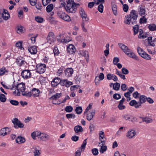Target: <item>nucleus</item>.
I'll list each match as a JSON object with an SVG mask.
<instances>
[{
  "label": "nucleus",
  "instance_id": "f257e3e1",
  "mask_svg": "<svg viewBox=\"0 0 156 156\" xmlns=\"http://www.w3.org/2000/svg\"><path fill=\"white\" fill-rule=\"evenodd\" d=\"M138 14L135 10H132L129 15H127L125 18L124 23L129 25L130 23L134 25L136 23V20L138 17Z\"/></svg>",
  "mask_w": 156,
  "mask_h": 156
},
{
  "label": "nucleus",
  "instance_id": "f03ea898",
  "mask_svg": "<svg viewBox=\"0 0 156 156\" xmlns=\"http://www.w3.org/2000/svg\"><path fill=\"white\" fill-rule=\"evenodd\" d=\"M79 5V4H76L74 2L73 0H71V1L69 0L67 2L66 7H65V9L68 13H74L76 12Z\"/></svg>",
  "mask_w": 156,
  "mask_h": 156
},
{
  "label": "nucleus",
  "instance_id": "7ed1b4c3",
  "mask_svg": "<svg viewBox=\"0 0 156 156\" xmlns=\"http://www.w3.org/2000/svg\"><path fill=\"white\" fill-rule=\"evenodd\" d=\"M15 89H16L17 90V96L20 95V92H21L22 95L26 97V94H27L28 91H25L26 88L24 83H21L18 84L17 86L15 87Z\"/></svg>",
  "mask_w": 156,
  "mask_h": 156
},
{
  "label": "nucleus",
  "instance_id": "20e7f679",
  "mask_svg": "<svg viewBox=\"0 0 156 156\" xmlns=\"http://www.w3.org/2000/svg\"><path fill=\"white\" fill-rule=\"evenodd\" d=\"M12 122L15 129L22 128L24 127V124L17 118L13 119L12 120Z\"/></svg>",
  "mask_w": 156,
  "mask_h": 156
},
{
  "label": "nucleus",
  "instance_id": "39448f33",
  "mask_svg": "<svg viewBox=\"0 0 156 156\" xmlns=\"http://www.w3.org/2000/svg\"><path fill=\"white\" fill-rule=\"evenodd\" d=\"M40 90L39 89L36 88H33L30 92H28L26 94V97H30L32 95L34 97H37L39 96Z\"/></svg>",
  "mask_w": 156,
  "mask_h": 156
},
{
  "label": "nucleus",
  "instance_id": "423d86ee",
  "mask_svg": "<svg viewBox=\"0 0 156 156\" xmlns=\"http://www.w3.org/2000/svg\"><path fill=\"white\" fill-rule=\"evenodd\" d=\"M38 138L41 140L46 141L50 139V136L47 134L40 132Z\"/></svg>",
  "mask_w": 156,
  "mask_h": 156
},
{
  "label": "nucleus",
  "instance_id": "0eeeda50",
  "mask_svg": "<svg viewBox=\"0 0 156 156\" xmlns=\"http://www.w3.org/2000/svg\"><path fill=\"white\" fill-rule=\"evenodd\" d=\"M31 73L29 70H24L22 71L21 75L24 79H27L31 77Z\"/></svg>",
  "mask_w": 156,
  "mask_h": 156
},
{
  "label": "nucleus",
  "instance_id": "6e6552de",
  "mask_svg": "<svg viewBox=\"0 0 156 156\" xmlns=\"http://www.w3.org/2000/svg\"><path fill=\"white\" fill-rule=\"evenodd\" d=\"M37 72L39 73H43L45 71L46 65L44 64H41L39 66L37 65Z\"/></svg>",
  "mask_w": 156,
  "mask_h": 156
},
{
  "label": "nucleus",
  "instance_id": "1a4fd4ad",
  "mask_svg": "<svg viewBox=\"0 0 156 156\" xmlns=\"http://www.w3.org/2000/svg\"><path fill=\"white\" fill-rule=\"evenodd\" d=\"M47 42L50 44L53 42L55 40V35L52 32H50L47 37Z\"/></svg>",
  "mask_w": 156,
  "mask_h": 156
},
{
  "label": "nucleus",
  "instance_id": "9d476101",
  "mask_svg": "<svg viewBox=\"0 0 156 156\" xmlns=\"http://www.w3.org/2000/svg\"><path fill=\"white\" fill-rule=\"evenodd\" d=\"M9 128L8 127L2 128L0 130V137L2 138L9 133Z\"/></svg>",
  "mask_w": 156,
  "mask_h": 156
},
{
  "label": "nucleus",
  "instance_id": "9b49d317",
  "mask_svg": "<svg viewBox=\"0 0 156 156\" xmlns=\"http://www.w3.org/2000/svg\"><path fill=\"white\" fill-rule=\"evenodd\" d=\"M16 62L19 66L24 65L26 63L24 59L22 57H19L17 58L16 59Z\"/></svg>",
  "mask_w": 156,
  "mask_h": 156
},
{
  "label": "nucleus",
  "instance_id": "f8f14e48",
  "mask_svg": "<svg viewBox=\"0 0 156 156\" xmlns=\"http://www.w3.org/2000/svg\"><path fill=\"white\" fill-rule=\"evenodd\" d=\"M73 72V69L71 68H67L64 71L65 75L67 77H70L72 76Z\"/></svg>",
  "mask_w": 156,
  "mask_h": 156
},
{
  "label": "nucleus",
  "instance_id": "ddd939ff",
  "mask_svg": "<svg viewBox=\"0 0 156 156\" xmlns=\"http://www.w3.org/2000/svg\"><path fill=\"white\" fill-rule=\"evenodd\" d=\"M62 80L58 77L55 78L51 82V85L53 87L57 86L59 83L61 84Z\"/></svg>",
  "mask_w": 156,
  "mask_h": 156
},
{
  "label": "nucleus",
  "instance_id": "4468645a",
  "mask_svg": "<svg viewBox=\"0 0 156 156\" xmlns=\"http://www.w3.org/2000/svg\"><path fill=\"white\" fill-rule=\"evenodd\" d=\"M67 51L69 53L72 54L75 52L76 49L73 45L70 44L67 47Z\"/></svg>",
  "mask_w": 156,
  "mask_h": 156
},
{
  "label": "nucleus",
  "instance_id": "2eb2a0df",
  "mask_svg": "<svg viewBox=\"0 0 156 156\" xmlns=\"http://www.w3.org/2000/svg\"><path fill=\"white\" fill-rule=\"evenodd\" d=\"M73 84L72 82L69 81L67 80H62L61 85L62 86H65L68 87Z\"/></svg>",
  "mask_w": 156,
  "mask_h": 156
},
{
  "label": "nucleus",
  "instance_id": "dca6fc26",
  "mask_svg": "<svg viewBox=\"0 0 156 156\" xmlns=\"http://www.w3.org/2000/svg\"><path fill=\"white\" fill-rule=\"evenodd\" d=\"M118 45L119 46L126 54L128 52H129L130 49L125 44L122 43H119Z\"/></svg>",
  "mask_w": 156,
  "mask_h": 156
},
{
  "label": "nucleus",
  "instance_id": "f3484780",
  "mask_svg": "<svg viewBox=\"0 0 156 156\" xmlns=\"http://www.w3.org/2000/svg\"><path fill=\"white\" fill-rule=\"evenodd\" d=\"M80 13L83 21H87L89 20L88 18L87 17V15L83 9H81L80 11Z\"/></svg>",
  "mask_w": 156,
  "mask_h": 156
},
{
  "label": "nucleus",
  "instance_id": "a211bd4d",
  "mask_svg": "<svg viewBox=\"0 0 156 156\" xmlns=\"http://www.w3.org/2000/svg\"><path fill=\"white\" fill-rule=\"evenodd\" d=\"M95 114V110H93L91 112H89L87 113V119L88 120L90 121L93 118Z\"/></svg>",
  "mask_w": 156,
  "mask_h": 156
},
{
  "label": "nucleus",
  "instance_id": "6ab92c4d",
  "mask_svg": "<svg viewBox=\"0 0 156 156\" xmlns=\"http://www.w3.org/2000/svg\"><path fill=\"white\" fill-rule=\"evenodd\" d=\"M136 134V133L134 130H129L127 132L126 137L128 139L132 138Z\"/></svg>",
  "mask_w": 156,
  "mask_h": 156
},
{
  "label": "nucleus",
  "instance_id": "aec40b11",
  "mask_svg": "<svg viewBox=\"0 0 156 156\" xmlns=\"http://www.w3.org/2000/svg\"><path fill=\"white\" fill-rule=\"evenodd\" d=\"M139 15L141 16H143L145 14L146 10L144 6L142 5L140 6L138 9Z\"/></svg>",
  "mask_w": 156,
  "mask_h": 156
},
{
  "label": "nucleus",
  "instance_id": "412c9836",
  "mask_svg": "<svg viewBox=\"0 0 156 156\" xmlns=\"http://www.w3.org/2000/svg\"><path fill=\"white\" fill-rule=\"evenodd\" d=\"M140 118L142 119L143 122H145L147 124L151 123L153 122V119L150 117L140 116Z\"/></svg>",
  "mask_w": 156,
  "mask_h": 156
},
{
  "label": "nucleus",
  "instance_id": "4be33fe9",
  "mask_svg": "<svg viewBox=\"0 0 156 156\" xmlns=\"http://www.w3.org/2000/svg\"><path fill=\"white\" fill-rule=\"evenodd\" d=\"M3 12H2V17L5 20H7L9 17V14L7 10L2 9Z\"/></svg>",
  "mask_w": 156,
  "mask_h": 156
},
{
  "label": "nucleus",
  "instance_id": "5701e85b",
  "mask_svg": "<svg viewBox=\"0 0 156 156\" xmlns=\"http://www.w3.org/2000/svg\"><path fill=\"white\" fill-rule=\"evenodd\" d=\"M126 54L129 57L137 61L139 60V58L138 57L136 56L134 53L132 51L130 50L129 52H128Z\"/></svg>",
  "mask_w": 156,
  "mask_h": 156
},
{
  "label": "nucleus",
  "instance_id": "b1692460",
  "mask_svg": "<svg viewBox=\"0 0 156 156\" xmlns=\"http://www.w3.org/2000/svg\"><path fill=\"white\" fill-rule=\"evenodd\" d=\"M26 141L25 138L21 136H18L16 140V142L17 143L19 144H22L24 143Z\"/></svg>",
  "mask_w": 156,
  "mask_h": 156
},
{
  "label": "nucleus",
  "instance_id": "393cba45",
  "mask_svg": "<svg viewBox=\"0 0 156 156\" xmlns=\"http://www.w3.org/2000/svg\"><path fill=\"white\" fill-rule=\"evenodd\" d=\"M29 51L32 54H35L37 52V49L36 46H33L28 48Z\"/></svg>",
  "mask_w": 156,
  "mask_h": 156
},
{
  "label": "nucleus",
  "instance_id": "a878e982",
  "mask_svg": "<svg viewBox=\"0 0 156 156\" xmlns=\"http://www.w3.org/2000/svg\"><path fill=\"white\" fill-rule=\"evenodd\" d=\"M75 132L77 133L79 132H81L83 131V129L81 126L77 125L75 126L74 128Z\"/></svg>",
  "mask_w": 156,
  "mask_h": 156
},
{
  "label": "nucleus",
  "instance_id": "bb28decb",
  "mask_svg": "<svg viewBox=\"0 0 156 156\" xmlns=\"http://www.w3.org/2000/svg\"><path fill=\"white\" fill-rule=\"evenodd\" d=\"M112 8L114 14L116 16L117 15V5L114 3H112Z\"/></svg>",
  "mask_w": 156,
  "mask_h": 156
},
{
  "label": "nucleus",
  "instance_id": "cd10ccee",
  "mask_svg": "<svg viewBox=\"0 0 156 156\" xmlns=\"http://www.w3.org/2000/svg\"><path fill=\"white\" fill-rule=\"evenodd\" d=\"M61 95L62 94L61 93H56L55 94L53 95L50 98V99L53 100H56L57 99L60 97Z\"/></svg>",
  "mask_w": 156,
  "mask_h": 156
},
{
  "label": "nucleus",
  "instance_id": "c85d7f7f",
  "mask_svg": "<svg viewBox=\"0 0 156 156\" xmlns=\"http://www.w3.org/2000/svg\"><path fill=\"white\" fill-rule=\"evenodd\" d=\"M39 133L40 132L37 131L33 132L31 134L32 137L34 140L36 139V137L38 138Z\"/></svg>",
  "mask_w": 156,
  "mask_h": 156
},
{
  "label": "nucleus",
  "instance_id": "c756f323",
  "mask_svg": "<svg viewBox=\"0 0 156 156\" xmlns=\"http://www.w3.org/2000/svg\"><path fill=\"white\" fill-rule=\"evenodd\" d=\"M147 97L144 95H141L139 97V101L143 103H145L147 100Z\"/></svg>",
  "mask_w": 156,
  "mask_h": 156
},
{
  "label": "nucleus",
  "instance_id": "7c9ffc66",
  "mask_svg": "<svg viewBox=\"0 0 156 156\" xmlns=\"http://www.w3.org/2000/svg\"><path fill=\"white\" fill-rule=\"evenodd\" d=\"M147 41L148 42L149 44L153 47H154L155 46V44L154 43V42L152 40V37H149L147 38Z\"/></svg>",
  "mask_w": 156,
  "mask_h": 156
},
{
  "label": "nucleus",
  "instance_id": "2f4dec72",
  "mask_svg": "<svg viewBox=\"0 0 156 156\" xmlns=\"http://www.w3.org/2000/svg\"><path fill=\"white\" fill-rule=\"evenodd\" d=\"M148 28L151 31L156 30V25L154 24H151L149 25Z\"/></svg>",
  "mask_w": 156,
  "mask_h": 156
},
{
  "label": "nucleus",
  "instance_id": "473e14b6",
  "mask_svg": "<svg viewBox=\"0 0 156 156\" xmlns=\"http://www.w3.org/2000/svg\"><path fill=\"white\" fill-rule=\"evenodd\" d=\"M140 56L142 58L148 60H150L151 59L150 56L149 55L147 54L145 52L144 53H143Z\"/></svg>",
  "mask_w": 156,
  "mask_h": 156
},
{
  "label": "nucleus",
  "instance_id": "72a5a7b5",
  "mask_svg": "<svg viewBox=\"0 0 156 156\" xmlns=\"http://www.w3.org/2000/svg\"><path fill=\"white\" fill-rule=\"evenodd\" d=\"M8 71L5 68L2 67L0 69V76L3 75L6 73H8Z\"/></svg>",
  "mask_w": 156,
  "mask_h": 156
},
{
  "label": "nucleus",
  "instance_id": "f704fd0d",
  "mask_svg": "<svg viewBox=\"0 0 156 156\" xmlns=\"http://www.w3.org/2000/svg\"><path fill=\"white\" fill-rule=\"evenodd\" d=\"M33 149L34 150V156H39L41 154V153L37 149L36 147H34Z\"/></svg>",
  "mask_w": 156,
  "mask_h": 156
},
{
  "label": "nucleus",
  "instance_id": "c9c22d12",
  "mask_svg": "<svg viewBox=\"0 0 156 156\" xmlns=\"http://www.w3.org/2000/svg\"><path fill=\"white\" fill-rule=\"evenodd\" d=\"M138 31L139 33V34L138 36V38H139L144 39L147 37V36L146 35H142V34L143 33V31L142 29H140Z\"/></svg>",
  "mask_w": 156,
  "mask_h": 156
},
{
  "label": "nucleus",
  "instance_id": "e433bc0d",
  "mask_svg": "<svg viewBox=\"0 0 156 156\" xmlns=\"http://www.w3.org/2000/svg\"><path fill=\"white\" fill-rule=\"evenodd\" d=\"M120 87V83H119L116 82L113 84V89L115 90H119Z\"/></svg>",
  "mask_w": 156,
  "mask_h": 156
},
{
  "label": "nucleus",
  "instance_id": "4c0bfd02",
  "mask_svg": "<svg viewBox=\"0 0 156 156\" xmlns=\"http://www.w3.org/2000/svg\"><path fill=\"white\" fill-rule=\"evenodd\" d=\"M87 139H86L84 140L82 145L81 146L80 148H79V150H81V151H84L87 144Z\"/></svg>",
  "mask_w": 156,
  "mask_h": 156
},
{
  "label": "nucleus",
  "instance_id": "58836bf2",
  "mask_svg": "<svg viewBox=\"0 0 156 156\" xmlns=\"http://www.w3.org/2000/svg\"><path fill=\"white\" fill-rule=\"evenodd\" d=\"M53 9V5L52 4H50L47 6L46 9L47 12H49L52 10Z\"/></svg>",
  "mask_w": 156,
  "mask_h": 156
},
{
  "label": "nucleus",
  "instance_id": "ea45409f",
  "mask_svg": "<svg viewBox=\"0 0 156 156\" xmlns=\"http://www.w3.org/2000/svg\"><path fill=\"white\" fill-rule=\"evenodd\" d=\"M133 29L134 31V35H135L139 31V26L136 25L133 27Z\"/></svg>",
  "mask_w": 156,
  "mask_h": 156
},
{
  "label": "nucleus",
  "instance_id": "a19ab883",
  "mask_svg": "<svg viewBox=\"0 0 156 156\" xmlns=\"http://www.w3.org/2000/svg\"><path fill=\"white\" fill-rule=\"evenodd\" d=\"M35 20L38 23H42L44 21V19L39 16L35 17Z\"/></svg>",
  "mask_w": 156,
  "mask_h": 156
},
{
  "label": "nucleus",
  "instance_id": "79ce46f5",
  "mask_svg": "<svg viewBox=\"0 0 156 156\" xmlns=\"http://www.w3.org/2000/svg\"><path fill=\"white\" fill-rule=\"evenodd\" d=\"M75 110L77 114H80L82 112V108L81 107L78 106L76 107Z\"/></svg>",
  "mask_w": 156,
  "mask_h": 156
},
{
  "label": "nucleus",
  "instance_id": "37998d69",
  "mask_svg": "<svg viewBox=\"0 0 156 156\" xmlns=\"http://www.w3.org/2000/svg\"><path fill=\"white\" fill-rule=\"evenodd\" d=\"M142 16L143 17L141 18L140 19V24L146 23L147 22V19L144 16Z\"/></svg>",
  "mask_w": 156,
  "mask_h": 156
},
{
  "label": "nucleus",
  "instance_id": "c03bdc74",
  "mask_svg": "<svg viewBox=\"0 0 156 156\" xmlns=\"http://www.w3.org/2000/svg\"><path fill=\"white\" fill-rule=\"evenodd\" d=\"M6 100L5 96L3 94H2L0 95V100L2 102H5Z\"/></svg>",
  "mask_w": 156,
  "mask_h": 156
},
{
  "label": "nucleus",
  "instance_id": "a18cd8bd",
  "mask_svg": "<svg viewBox=\"0 0 156 156\" xmlns=\"http://www.w3.org/2000/svg\"><path fill=\"white\" fill-rule=\"evenodd\" d=\"M62 19L64 20L67 22H69L71 21V20L70 16L66 13Z\"/></svg>",
  "mask_w": 156,
  "mask_h": 156
},
{
  "label": "nucleus",
  "instance_id": "49530a36",
  "mask_svg": "<svg viewBox=\"0 0 156 156\" xmlns=\"http://www.w3.org/2000/svg\"><path fill=\"white\" fill-rule=\"evenodd\" d=\"M66 13L62 11H58L57 12L58 16L59 17L62 19Z\"/></svg>",
  "mask_w": 156,
  "mask_h": 156
},
{
  "label": "nucleus",
  "instance_id": "de8ad7c7",
  "mask_svg": "<svg viewBox=\"0 0 156 156\" xmlns=\"http://www.w3.org/2000/svg\"><path fill=\"white\" fill-rule=\"evenodd\" d=\"M73 110V107L70 106H67L65 108V111L67 112H72Z\"/></svg>",
  "mask_w": 156,
  "mask_h": 156
},
{
  "label": "nucleus",
  "instance_id": "09e8293b",
  "mask_svg": "<svg viewBox=\"0 0 156 156\" xmlns=\"http://www.w3.org/2000/svg\"><path fill=\"white\" fill-rule=\"evenodd\" d=\"M66 117L68 119H74L75 118V115L74 114H66Z\"/></svg>",
  "mask_w": 156,
  "mask_h": 156
},
{
  "label": "nucleus",
  "instance_id": "8fccbe9b",
  "mask_svg": "<svg viewBox=\"0 0 156 156\" xmlns=\"http://www.w3.org/2000/svg\"><path fill=\"white\" fill-rule=\"evenodd\" d=\"M10 103L12 105L15 106H17L19 104L18 101L15 100H11L9 101Z\"/></svg>",
  "mask_w": 156,
  "mask_h": 156
},
{
  "label": "nucleus",
  "instance_id": "3c124183",
  "mask_svg": "<svg viewBox=\"0 0 156 156\" xmlns=\"http://www.w3.org/2000/svg\"><path fill=\"white\" fill-rule=\"evenodd\" d=\"M104 6L103 5L100 4L98 7V10L101 13H102L103 11Z\"/></svg>",
  "mask_w": 156,
  "mask_h": 156
},
{
  "label": "nucleus",
  "instance_id": "603ef678",
  "mask_svg": "<svg viewBox=\"0 0 156 156\" xmlns=\"http://www.w3.org/2000/svg\"><path fill=\"white\" fill-rule=\"evenodd\" d=\"M91 151L93 154L94 155H97L98 154V150L97 148H93L92 149Z\"/></svg>",
  "mask_w": 156,
  "mask_h": 156
},
{
  "label": "nucleus",
  "instance_id": "864d4df0",
  "mask_svg": "<svg viewBox=\"0 0 156 156\" xmlns=\"http://www.w3.org/2000/svg\"><path fill=\"white\" fill-rule=\"evenodd\" d=\"M113 98L115 100H118L121 98V96L119 94H113Z\"/></svg>",
  "mask_w": 156,
  "mask_h": 156
},
{
  "label": "nucleus",
  "instance_id": "5fc2aeb1",
  "mask_svg": "<svg viewBox=\"0 0 156 156\" xmlns=\"http://www.w3.org/2000/svg\"><path fill=\"white\" fill-rule=\"evenodd\" d=\"M107 149V147L106 146H101L100 150V152L101 153H103Z\"/></svg>",
  "mask_w": 156,
  "mask_h": 156
},
{
  "label": "nucleus",
  "instance_id": "6e6d98bb",
  "mask_svg": "<svg viewBox=\"0 0 156 156\" xmlns=\"http://www.w3.org/2000/svg\"><path fill=\"white\" fill-rule=\"evenodd\" d=\"M137 51L138 53L140 56L142 55L143 53H144V51L141 48L139 47H138L137 48Z\"/></svg>",
  "mask_w": 156,
  "mask_h": 156
},
{
  "label": "nucleus",
  "instance_id": "4d7b16f0",
  "mask_svg": "<svg viewBox=\"0 0 156 156\" xmlns=\"http://www.w3.org/2000/svg\"><path fill=\"white\" fill-rule=\"evenodd\" d=\"M16 47L19 48L20 49L24 48L22 47V42L21 41H18L16 44Z\"/></svg>",
  "mask_w": 156,
  "mask_h": 156
},
{
  "label": "nucleus",
  "instance_id": "13d9d810",
  "mask_svg": "<svg viewBox=\"0 0 156 156\" xmlns=\"http://www.w3.org/2000/svg\"><path fill=\"white\" fill-rule=\"evenodd\" d=\"M122 117L123 119L126 120H129L132 117V116L129 115H122Z\"/></svg>",
  "mask_w": 156,
  "mask_h": 156
},
{
  "label": "nucleus",
  "instance_id": "bf43d9fd",
  "mask_svg": "<svg viewBox=\"0 0 156 156\" xmlns=\"http://www.w3.org/2000/svg\"><path fill=\"white\" fill-rule=\"evenodd\" d=\"M83 55L87 61L89 59V54L88 51H85L83 52Z\"/></svg>",
  "mask_w": 156,
  "mask_h": 156
},
{
  "label": "nucleus",
  "instance_id": "052dcab7",
  "mask_svg": "<svg viewBox=\"0 0 156 156\" xmlns=\"http://www.w3.org/2000/svg\"><path fill=\"white\" fill-rule=\"evenodd\" d=\"M123 9L124 12H127L129 6L126 4H124L123 5Z\"/></svg>",
  "mask_w": 156,
  "mask_h": 156
},
{
  "label": "nucleus",
  "instance_id": "680f3d73",
  "mask_svg": "<svg viewBox=\"0 0 156 156\" xmlns=\"http://www.w3.org/2000/svg\"><path fill=\"white\" fill-rule=\"evenodd\" d=\"M137 101L135 100H132L129 103V105L131 106H134L135 108V106L136 105Z\"/></svg>",
  "mask_w": 156,
  "mask_h": 156
},
{
  "label": "nucleus",
  "instance_id": "e2e57ef3",
  "mask_svg": "<svg viewBox=\"0 0 156 156\" xmlns=\"http://www.w3.org/2000/svg\"><path fill=\"white\" fill-rule=\"evenodd\" d=\"M121 71L122 73L124 74H127L129 73L128 70L125 68H122Z\"/></svg>",
  "mask_w": 156,
  "mask_h": 156
},
{
  "label": "nucleus",
  "instance_id": "0e129e2a",
  "mask_svg": "<svg viewBox=\"0 0 156 156\" xmlns=\"http://www.w3.org/2000/svg\"><path fill=\"white\" fill-rule=\"evenodd\" d=\"M53 52L55 55H58L59 53L57 47H55L53 49Z\"/></svg>",
  "mask_w": 156,
  "mask_h": 156
},
{
  "label": "nucleus",
  "instance_id": "69168bd1",
  "mask_svg": "<svg viewBox=\"0 0 156 156\" xmlns=\"http://www.w3.org/2000/svg\"><path fill=\"white\" fill-rule=\"evenodd\" d=\"M43 5L45 6L46 5L51 2V0H42Z\"/></svg>",
  "mask_w": 156,
  "mask_h": 156
},
{
  "label": "nucleus",
  "instance_id": "338daca9",
  "mask_svg": "<svg viewBox=\"0 0 156 156\" xmlns=\"http://www.w3.org/2000/svg\"><path fill=\"white\" fill-rule=\"evenodd\" d=\"M119 61V59L118 57H114L113 60V63L114 65H116Z\"/></svg>",
  "mask_w": 156,
  "mask_h": 156
},
{
  "label": "nucleus",
  "instance_id": "774afa93",
  "mask_svg": "<svg viewBox=\"0 0 156 156\" xmlns=\"http://www.w3.org/2000/svg\"><path fill=\"white\" fill-rule=\"evenodd\" d=\"M81 152V150H77L75 152V156H80Z\"/></svg>",
  "mask_w": 156,
  "mask_h": 156
}]
</instances>
